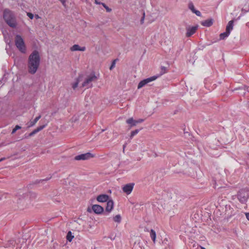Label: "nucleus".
<instances>
[{
    "label": "nucleus",
    "instance_id": "nucleus-18",
    "mask_svg": "<svg viewBox=\"0 0 249 249\" xmlns=\"http://www.w3.org/2000/svg\"><path fill=\"white\" fill-rule=\"evenodd\" d=\"M46 125V124H44V125H41V126L37 127L36 129L34 130L32 132H31L29 134V137H32V136H34L35 134H36V133H38V132H39L40 131L42 130L43 128H44L45 127Z\"/></svg>",
    "mask_w": 249,
    "mask_h": 249
},
{
    "label": "nucleus",
    "instance_id": "nucleus-1",
    "mask_svg": "<svg viewBox=\"0 0 249 249\" xmlns=\"http://www.w3.org/2000/svg\"><path fill=\"white\" fill-rule=\"evenodd\" d=\"M40 62V57L39 53L34 50L29 55L28 60V68L29 73L35 74L38 69Z\"/></svg>",
    "mask_w": 249,
    "mask_h": 249
},
{
    "label": "nucleus",
    "instance_id": "nucleus-13",
    "mask_svg": "<svg viewBox=\"0 0 249 249\" xmlns=\"http://www.w3.org/2000/svg\"><path fill=\"white\" fill-rule=\"evenodd\" d=\"M188 8L194 14H195L196 16L200 17L201 16V14L200 12L198 10H196L195 8V6L194 5L192 1H190L188 3Z\"/></svg>",
    "mask_w": 249,
    "mask_h": 249
},
{
    "label": "nucleus",
    "instance_id": "nucleus-7",
    "mask_svg": "<svg viewBox=\"0 0 249 249\" xmlns=\"http://www.w3.org/2000/svg\"><path fill=\"white\" fill-rule=\"evenodd\" d=\"M94 157V155L90 152H88L85 154H82L77 155L74 157V160H88L91 158Z\"/></svg>",
    "mask_w": 249,
    "mask_h": 249
},
{
    "label": "nucleus",
    "instance_id": "nucleus-42",
    "mask_svg": "<svg viewBox=\"0 0 249 249\" xmlns=\"http://www.w3.org/2000/svg\"><path fill=\"white\" fill-rule=\"evenodd\" d=\"M4 159V158H2V159H1L0 160V161H2V160H3Z\"/></svg>",
    "mask_w": 249,
    "mask_h": 249
},
{
    "label": "nucleus",
    "instance_id": "nucleus-16",
    "mask_svg": "<svg viewBox=\"0 0 249 249\" xmlns=\"http://www.w3.org/2000/svg\"><path fill=\"white\" fill-rule=\"evenodd\" d=\"M126 123L129 125L128 129H130L132 127L136 126L137 124L136 120H134L133 118H130L127 119Z\"/></svg>",
    "mask_w": 249,
    "mask_h": 249
},
{
    "label": "nucleus",
    "instance_id": "nucleus-43",
    "mask_svg": "<svg viewBox=\"0 0 249 249\" xmlns=\"http://www.w3.org/2000/svg\"><path fill=\"white\" fill-rule=\"evenodd\" d=\"M201 249H206L205 248H204V247H201Z\"/></svg>",
    "mask_w": 249,
    "mask_h": 249
},
{
    "label": "nucleus",
    "instance_id": "nucleus-30",
    "mask_svg": "<svg viewBox=\"0 0 249 249\" xmlns=\"http://www.w3.org/2000/svg\"><path fill=\"white\" fill-rule=\"evenodd\" d=\"M51 177H50L49 178H46L45 179H43L36 180L35 181V183L37 184V183H39L40 182H42L43 181H47V180H49L50 179H51Z\"/></svg>",
    "mask_w": 249,
    "mask_h": 249
},
{
    "label": "nucleus",
    "instance_id": "nucleus-23",
    "mask_svg": "<svg viewBox=\"0 0 249 249\" xmlns=\"http://www.w3.org/2000/svg\"><path fill=\"white\" fill-rule=\"evenodd\" d=\"M150 234L152 240H153L154 243H155L156 238V232L154 230L151 229L150 232Z\"/></svg>",
    "mask_w": 249,
    "mask_h": 249
},
{
    "label": "nucleus",
    "instance_id": "nucleus-9",
    "mask_svg": "<svg viewBox=\"0 0 249 249\" xmlns=\"http://www.w3.org/2000/svg\"><path fill=\"white\" fill-rule=\"evenodd\" d=\"M134 185L135 184L134 183L125 184L122 188L123 192L127 195H129L132 192Z\"/></svg>",
    "mask_w": 249,
    "mask_h": 249
},
{
    "label": "nucleus",
    "instance_id": "nucleus-11",
    "mask_svg": "<svg viewBox=\"0 0 249 249\" xmlns=\"http://www.w3.org/2000/svg\"><path fill=\"white\" fill-rule=\"evenodd\" d=\"M198 26H193L192 27H188L186 28L187 32L186 36L187 37H190L194 34H195L197 29Z\"/></svg>",
    "mask_w": 249,
    "mask_h": 249
},
{
    "label": "nucleus",
    "instance_id": "nucleus-19",
    "mask_svg": "<svg viewBox=\"0 0 249 249\" xmlns=\"http://www.w3.org/2000/svg\"><path fill=\"white\" fill-rule=\"evenodd\" d=\"M16 244V241L13 240H9L7 241L6 243H5L4 245L5 248H11V247H15V245Z\"/></svg>",
    "mask_w": 249,
    "mask_h": 249
},
{
    "label": "nucleus",
    "instance_id": "nucleus-28",
    "mask_svg": "<svg viewBox=\"0 0 249 249\" xmlns=\"http://www.w3.org/2000/svg\"><path fill=\"white\" fill-rule=\"evenodd\" d=\"M142 129V128H141L140 129H137L134 131H131V134L130 136V139H132L135 135L139 133V132L140 131V130H141Z\"/></svg>",
    "mask_w": 249,
    "mask_h": 249
},
{
    "label": "nucleus",
    "instance_id": "nucleus-39",
    "mask_svg": "<svg viewBox=\"0 0 249 249\" xmlns=\"http://www.w3.org/2000/svg\"><path fill=\"white\" fill-rule=\"evenodd\" d=\"M95 3L96 4H102V2H101L100 1H98L97 0H95Z\"/></svg>",
    "mask_w": 249,
    "mask_h": 249
},
{
    "label": "nucleus",
    "instance_id": "nucleus-26",
    "mask_svg": "<svg viewBox=\"0 0 249 249\" xmlns=\"http://www.w3.org/2000/svg\"><path fill=\"white\" fill-rule=\"evenodd\" d=\"M121 216L120 214H117L113 217V220L117 223H120L121 221Z\"/></svg>",
    "mask_w": 249,
    "mask_h": 249
},
{
    "label": "nucleus",
    "instance_id": "nucleus-33",
    "mask_svg": "<svg viewBox=\"0 0 249 249\" xmlns=\"http://www.w3.org/2000/svg\"><path fill=\"white\" fill-rule=\"evenodd\" d=\"M162 243L164 245L169 246V241L167 238H165L162 241Z\"/></svg>",
    "mask_w": 249,
    "mask_h": 249
},
{
    "label": "nucleus",
    "instance_id": "nucleus-22",
    "mask_svg": "<svg viewBox=\"0 0 249 249\" xmlns=\"http://www.w3.org/2000/svg\"><path fill=\"white\" fill-rule=\"evenodd\" d=\"M230 34V33L229 32H227V31H226V32H225L223 33L220 34V36H219V39L220 40L224 39L226 37H228L229 36Z\"/></svg>",
    "mask_w": 249,
    "mask_h": 249
},
{
    "label": "nucleus",
    "instance_id": "nucleus-41",
    "mask_svg": "<svg viewBox=\"0 0 249 249\" xmlns=\"http://www.w3.org/2000/svg\"><path fill=\"white\" fill-rule=\"evenodd\" d=\"M35 17L36 18H39V16H38V15H36Z\"/></svg>",
    "mask_w": 249,
    "mask_h": 249
},
{
    "label": "nucleus",
    "instance_id": "nucleus-37",
    "mask_svg": "<svg viewBox=\"0 0 249 249\" xmlns=\"http://www.w3.org/2000/svg\"><path fill=\"white\" fill-rule=\"evenodd\" d=\"M143 121V119H139L138 120H136L137 124L141 123Z\"/></svg>",
    "mask_w": 249,
    "mask_h": 249
},
{
    "label": "nucleus",
    "instance_id": "nucleus-12",
    "mask_svg": "<svg viewBox=\"0 0 249 249\" xmlns=\"http://www.w3.org/2000/svg\"><path fill=\"white\" fill-rule=\"evenodd\" d=\"M93 211L96 214H101L104 212V208L99 205L95 204L92 206Z\"/></svg>",
    "mask_w": 249,
    "mask_h": 249
},
{
    "label": "nucleus",
    "instance_id": "nucleus-3",
    "mask_svg": "<svg viewBox=\"0 0 249 249\" xmlns=\"http://www.w3.org/2000/svg\"><path fill=\"white\" fill-rule=\"evenodd\" d=\"M237 198L242 204H246L249 198V190L248 189H242L237 193Z\"/></svg>",
    "mask_w": 249,
    "mask_h": 249
},
{
    "label": "nucleus",
    "instance_id": "nucleus-32",
    "mask_svg": "<svg viewBox=\"0 0 249 249\" xmlns=\"http://www.w3.org/2000/svg\"><path fill=\"white\" fill-rule=\"evenodd\" d=\"M21 128V127L18 125H16L15 128L12 130V134H14L17 130Z\"/></svg>",
    "mask_w": 249,
    "mask_h": 249
},
{
    "label": "nucleus",
    "instance_id": "nucleus-4",
    "mask_svg": "<svg viewBox=\"0 0 249 249\" xmlns=\"http://www.w3.org/2000/svg\"><path fill=\"white\" fill-rule=\"evenodd\" d=\"M15 45L18 50L22 53H25L26 49L23 39L20 35H17L15 37Z\"/></svg>",
    "mask_w": 249,
    "mask_h": 249
},
{
    "label": "nucleus",
    "instance_id": "nucleus-8",
    "mask_svg": "<svg viewBox=\"0 0 249 249\" xmlns=\"http://www.w3.org/2000/svg\"><path fill=\"white\" fill-rule=\"evenodd\" d=\"M159 76H153L144 79L141 81L139 82L138 85V89H140L143 87H144L145 85H146L147 84H148L149 82H151L155 80Z\"/></svg>",
    "mask_w": 249,
    "mask_h": 249
},
{
    "label": "nucleus",
    "instance_id": "nucleus-17",
    "mask_svg": "<svg viewBox=\"0 0 249 249\" xmlns=\"http://www.w3.org/2000/svg\"><path fill=\"white\" fill-rule=\"evenodd\" d=\"M70 50L71 51H85L86 50V47H80L77 44H75L73 45L71 48Z\"/></svg>",
    "mask_w": 249,
    "mask_h": 249
},
{
    "label": "nucleus",
    "instance_id": "nucleus-27",
    "mask_svg": "<svg viewBox=\"0 0 249 249\" xmlns=\"http://www.w3.org/2000/svg\"><path fill=\"white\" fill-rule=\"evenodd\" d=\"M168 71V69L167 67L161 66L160 68V75H161L166 72H167Z\"/></svg>",
    "mask_w": 249,
    "mask_h": 249
},
{
    "label": "nucleus",
    "instance_id": "nucleus-10",
    "mask_svg": "<svg viewBox=\"0 0 249 249\" xmlns=\"http://www.w3.org/2000/svg\"><path fill=\"white\" fill-rule=\"evenodd\" d=\"M107 202V206L105 210L106 212L104 213L105 215H107L108 213L111 212L114 206V202L112 199L109 200Z\"/></svg>",
    "mask_w": 249,
    "mask_h": 249
},
{
    "label": "nucleus",
    "instance_id": "nucleus-40",
    "mask_svg": "<svg viewBox=\"0 0 249 249\" xmlns=\"http://www.w3.org/2000/svg\"><path fill=\"white\" fill-rule=\"evenodd\" d=\"M59 0L63 3V4H64L66 2V0Z\"/></svg>",
    "mask_w": 249,
    "mask_h": 249
},
{
    "label": "nucleus",
    "instance_id": "nucleus-14",
    "mask_svg": "<svg viewBox=\"0 0 249 249\" xmlns=\"http://www.w3.org/2000/svg\"><path fill=\"white\" fill-rule=\"evenodd\" d=\"M109 196L106 194H102L99 195L97 198V200L99 202H105L108 201Z\"/></svg>",
    "mask_w": 249,
    "mask_h": 249
},
{
    "label": "nucleus",
    "instance_id": "nucleus-38",
    "mask_svg": "<svg viewBox=\"0 0 249 249\" xmlns=\"http://www.w3.org/2000/svg\"><path fill=\"white\" fill-rule=\"evenodd\" d=\"M247 219L249 221V213H245Z\"/></svg>",
    "mask_w": 249,
    "mask_h": 249
},
{
    "label": "nucleus",
    "instance_id": "nucleus-44",
    "mask_svg": "<svg viewBox=\"0 0 249 249\" xmlns=\"http://www.w3.org/2000/svg\"><path fill=\"white\" fill-rule=\"evenodd\" d=\"M124 147H125V145H124V147H123L124 149Z\"/></svg>",
    "mask_w": 249,
    "mask_h": 249
},
{
    "label": "nucleus",
    "instance_id": "nucleus-36",
    "mask_svg": "<svg viewBox=\"0 0 249 249\" xmlns=\"http://www.w3.org/2000/svg\"><path fill=\"white\" fill-rule=\"evenodd\" d=\"M27 15L30 19H33L34 17V14L30 12L27 13Z\"/></svg>",
    "mask_w": 249,
    "mask_h": 249
},
{
    "label": "nucleus",
    "instance_id": "nucleus-15",
    "mask_svg": "<svg viewBox=\"0 0 249 249\" xmlns=\"http://www.w3.org/2000/svg\"><path fill=\"white\" fill-rule=\"evenodd\" d=\"M213 23V18H209L204 21H203L201 22V24L205 27H210L211 26Z\"/></svg>",
    "mask_w": 249,
    "mask_h": 249
},
{
    "label": "nucleus",
    "instance_id": "nucleus-29",
    "mask_svg": "<svg viewBox=\"0 0 249 249\" xmlns=\"http://www.w3.org/2000/svg\"><path fill=\"white\" fill-rule=\"evenodd\" d=\"M80 78H81V77L80 76H79L76 79V82H75L73 85H72V88L74 89L76 88L78 86V83L79 82H80Z\"/></svg>",
    "mask_w": 249,
    "mask_h": 249
},
{
    "label": "nucleus",
    "instance_id": "nucleus-2",
    "mask_svg": "<svg viewBox=\"0 0 249 249\" xmlns=\"http://www.w3.org/2000/svg\"><path fill=\"white\" fill-rule=\"evenodd\" d=\"M3 18L5 22L12 28H15L17 23L16 17L13 12L8 9H6L3 12Z\"/></svg>",
    "mask_w": 249,
    "mask_h": 249
},
{
    "label": "nucleus",
    "instance_id": "nucleus-34",
    "mask_svg": "<svg viewBox=\"0 0 249 249\" xmlns=\"http://www.w3.org/2000/svg\"><path fill=\"white\" fill-rule=\"evenodd\" d=\"M144 18H145V13H144V12H143L142 13V17L141 20H140V22H141V24H142L143 23Z\"/></svg>",
    "mask_w": 249,
    "mask_h": 249
},
{
    "label": "nucleus",
    "instance_id": "nucleus-24",
    "mask_svg": "<svg viewBox=\"0 0 249 249\" xmlns=\"http://www.w3.org/2000/svg\"><path fill=\"white\" fill-rule=\"evenodd\" d=\"M243 90L244 91L247 90L249 92V87H247L246 86H243L242 87H240L237 88H235L232 91L236 90Z\"/></svg>",
    "mask_w": 249,
    "mask_h": 249
},
{
    "label": "nucleus",
    "instance_id": "nucleus-5",
    "mask_svg": "<svg viewBox=\"0 0 249 249\" xmlns=\"http://www.w3.org/2000/svg\"><path fill=\"white\" fill-rule=\"evenodd\" d=\"M97 80V76L94 73H91L89 75L82 83L83 87H86L87 88H91L92 87V82L96 81Z\"/></svg>",
    "mask_w": 249,
    "mask_h": 249
},
{
    "label": "nucleus",
    "instance_id": "nucleus-20",
    "mask_svg": "<svg viewBox=\"0 0 249 249\" xmlns=\"http://www.w3.org/2000/svg\"><path fill=\"white\" fill-rule=\"evenodd\" d=\"M233 21L232 20L228 22V25L226 26V31H227V32H229L230 33L231 31L233 29Z\"/></svg>",
    "mask_w": 249,
    "mask_h": 249
},
{
    "label": "nucleus",
    "instance_id": "nucleus-25",
    "mask_svg": "<svg viewBox=\"0 0 249 249\" xmlns=\"http://www.w3.org/2000/svg\"><path fill=\"white\" fill-rule=\"evenodd\" d=\"M67 239L69 242L71 241L72 239L73 238L74 236L72 235V233L71 231H69L67 235Z\"/></svg>",
    "mask_w": 249,
    "mask_h": 249
},
{
    "label": "nucleus",
    "instance_id": "nucleus-21",
    "mask_svg": "<svg viewBox=\"0 0 249 249\" xmlns=\"http://www.w3.org/2000/svg\"><path fill=\"white\" fill-rule=\"evenodd\" d=\"M41 117V116L40 115L36 117L33 121H30L29 127L34 126L37 123V122L40 119Z\"/></svg>",
    "mask_w": 249,
    "mask_h": 249
},
{
    "label": "nucleus",
    "instance_id": "nucleus-35",
    "mask_svg": "<svg viewBox=\"0 0 249 249\" xmlns=\"http://www.w3.org/2000/svg\"><path fill=\"white\" fill-rule=\"evenodd\" d=\"M116 61V59H115V60H114L112 61V63H111V66H110V68H109V69H110V70H111L112 69H113L114 68V67H115V65Z\"/></svg>",
    "mask_w": 249,
    "mask_h": 249
},
{
    "label": "nucleus",
    "instance_id": "nucleus-6",
    "mask_svg": "<svg viewBox=\"0 0 249 249\" xmlns=\"http://www.w3.org/2000/svg\"><path fill=\"white\" fill-rule=\"evenodd\" d=\"M36 197V193L33 192H28L27 193L23 194V196L19 198L18 203H20L23 201V203H24L25 202L26 200L28 199V198L30 199H33L35 198Z\"/></svg>",
    "mask_w": 249,
    "mask_h": 249
},
{
    "label": "nucleus",
    "instance_id": "nucleus-31",
    "mask_svg": "<svg viewBox=\"0 0 249 249\" xmlns=\"http://www.w3.org/2000/svg\"><path fill=\"white\" fill-rule=\"evenodd\" d=\"M102 5L106 9L107 12H110L111 11V9L109 8L105 3H102Z\"/></svg>",
    "mask_w": 249,
    "mask_h": 249
}]
</instances>
